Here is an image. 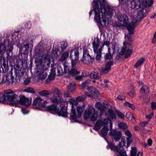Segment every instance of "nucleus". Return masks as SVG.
Masks as SVG:
<instances>
[{
    "mask_svg": "<svg viewBox=\"0 0 156 156\" xmlns=\"http://www.w3.org/2000/svg\"><path fill=\"white\" fill-rule=\"evenodd\" d=\"M50 74L55 75V68H54V67L52 66H51Z\"/></svg>",
    "mask_w": 156,
    "mask_h": 156,
    "instance_id": "nucleus-58",
    "label": "nucleus"
},
{
    "mask_svg": "<svg viewBox=\"0 0 156 156\" xmlns=\"http://www.w3.org/2000/svg\"><path fill=\"white\" fill-rule=\"evenodd\" d=\"M6 100L5 94L0 93V103H3Z\"/></svg>",
    "mask_w": 156,
    "mask_h": 156,
    "instance_id": "nucleus-43",
    "label": "nucleus"
},
{
    "mask_svg": "<svg viewBox=\"0 0 156 156\" xmlns=\"http://www.w3.org/2000/svg\"><path fill=\"white\" fill-rule=\"evenodd\" d=\"M153 115H154V114H153V113L152 112L151 113H150V114L146 115L145 116V117L147 119H149V120H150L152 118L153 116Z\"/></svg>",
    "mask_w": 156,
    "mask_h": 156,
    "instance_id": "nucleus-63",
    "label": "nucleus"
},
{
    "mask_svg": "<svg viewBox=\"0 0 156 156\" xmlns=\"http://www.w3.org/2000/svg\"><path fill=\"white\" fill-rule=\"evenodd\" d=\"M119 2V5L120 6L121 8L124 7L128 4L129 0H118Z\"/></svg>",
    "mask_w": 156,
    "mask_h": 156,
    "instance_id": "nucleus-34",
    "label": "nucleus"
},
{
    "mask_svg": "<svg viewBox=\"0 0 156 156\" xmlns=\"http://www.w3.org/2000/svg\"><path fill=\"white\" fill-rule=\"evenodd\" d=\"M109 135L112 137L113 140H114L116 142L117 141V130L116 129L111 130L109 133Z\"/></svg>",
    "mask_w": 156,
    "mask_h": 156,
    "instance_id": "nucleus-25",
    "label": "nucleus"
},
{
    "mask_svg": "<svg viewBox=\"0 0 156 156\" xmlns=\"http://www.w3.org/2000/svg\"><path fill=\"white\" fill-rule=\"evenodd\" d=\"M118 124L119 127L123 130H126L128 128L127 124L122 122H119Z\"/></svg>",
    "mask_w": 156,
    "mask_h": 156,
    "instance_id": "nucleus-29",
    "label": "nucleus"
},
{
    "mask_svg": "<svg viewBox=\"0 0 156 156\" xmlns=\"http://www.w3.org/2000/svg\"><path fill=\"white\" fill-rule=\"evenodd\" d=\"M145 61L144 58L142 57L139 58L134 65V67L135 68H137L139 67L142 65Z\"/></svg>",
    "mask_w": 156,
    "mask_h": 156,
    "instance_id": "nucleus-26",
    "label": "nucleus"
},
{
    "mask_svg": "<svg viewBox=\"0 0 156 156\" xmlns=\"http://www.w3.org/2000/svg\"><path fill=\"white\" fill-rule=\"evenodd\" d=\"M24 68H21L20 70L16 71V76H21L24 74Z\"/></svg>",
    "mask_w": 156,
    "mask_h": 156,
    "instance_id": "nucleus-35",
    "label": "nucleus"
},
{
    "mask_svg": "<svg viewBox=\"0 0 156 156\" xmlns=\"http://www.w3.org/2000/svg\"><path fill=\"white\" fill-rule=\"evenodd\" d=\"M118 153H119V156H128L124 147L122 146V142H119L118 145Z\"/></svg>",
    "mask_w": 156,
    "mask_h": 156,
    "instance_id": "nucleus-17",
    "label": "nucleus"
},
{
    "mask_svg": "<svg viewBox=\"0 0 156 156\" xmlns=\"http://www.w3.org/2000/svg\"><path fill=\"white\" fill-rule=\"evenodd\" d=\"M6 50V48L5 45L0 44V54H2L5 52Z\"/></svg>",
    "mask_w": 156,
    "mask_h": 156,
    "instance_id": "nucleus-46",
    "label": "nucleus"
},
{
    "mask_svg": "<svg viewBox=\"0 0 156 156\" xmlns=\"http://www.w3.org/2000/svg\"><path fill=\"white\" fill-rule=\"evenodd\" d=\"M136 94V92L134 91H132L127 93V94L132 98L134 97L135 95Z\"/></svg>",
    "mask_w": 156,
    "mask_h": 156,
    "instance_id": "nucleus-55",
    "label": "nucleus"
},
{
    "mask_svg": "<svg viewBox=\"0 0 156 156\" xmlns=\"http://www.w3.org/2000/svg\"><path fill=\"white\" fill-rule=\"evenodd\" d=\"M99 70L102 74H106L110 71L105 66L101 68Z\"/></svg>",
    "mask_w": 156,
    "mask_h": 156,
    "instance_id": "nucleus-41",
    "label": "nucleus"
},
{
    "mask_svg": "<svg viewBox=\"0 0 156 156\" xmlns=\"http://www.w3.org/2000/svg\"><path fill=\"white\" fill-rule=\"evenodd\" d=\"M132 52V50L127 48V46L124 44L123 47L119 52V54L122 55H125V57L127 58L131 55Z\"/></svg>",
    "mask_w": 156,
    "mask_h": 156,
    "instance_id": "nucleus-13",
    "label": "nucleus"
},
{
    "mask_svg": "<svg viewBox=\"0 0 156 156\" xmlns=\"http://www.w3.org/2000/svg\"><path fill=\"white\" fill-rule=\"evenodd\" d=\"M88 81H85L81 84V87L82 88H85L86 86H87L88 85Z\"/></svg>",
    "mask_w": 156,
    "mask_h": 156,
    "instance_id": "nucleus-60",
    "label": "nucleus"
},
{
    "mask_svg": "<svg viewBox=\"0 0 156 156\" xmlns=\"http://www.w3.org/2000/svg\"><path fill=\"white\" fill-rule=\"evenodd\" d=\"M67 42L66 41H64L62 42V44L61 45V49L62 51H64L66 49L67 46Z\"/></svg>",
    "mask_w": 156,
    "mask_h": 156,
    "instance_id": "nucleus-48",
    "label": "nucleus"
},
{
    "mask_svg": "<svg viewBox=\"0 0 156 156\" xmlns=\"http://www.w3.org/2000/svg\"><path fill=\"white\" fill-rule=\"evenodd\" d=\"M19 98V102L21 105L26 106H29L31 103L32 98H30L29 99L28 98L26 97L23 95H20Z\"/></svg>",
    "mask_w": 156,
    "mask_h": 156,
    "instance_id": "nucleus-12",
    "label": "nucleus"
},
{
    "mask_svg": "<svg viewBox=\"0 0 156 156\" xmlns=\"http://www.w3.org/2000/svg\"><path fill=\"white\" fill-rule=\"evenodd\" d=\"M54 93L56 94L57 96H55L51 97V101L53 103L58 104V103L63 101V98L61 97V94L60 91L58 88H55L53 90Z\"/></svg>",
    "mask_w": 156,
    "mask_h": 156,
    "instance_id": "nucleus-9",
    "label": "nucleus"
},
{
    "mask_svg": "<svg viewBox=\"0 0 156 156\" xmlns=\"http://www.w3.org/2000/svg\"><path fill=\"white\" fill-rule=\"evenodd\" d=\"M95 106L98 110H100V117L101 116L105 111V108L103 105L99 102H97L95 104Z\"/></svg>",
    "mask_w": 156,
    "mask_h": 156,
    "instance_id": "nucleus-20",
    "label": "nucleus"
},
{
    "mask_svg": "<svg viewBox=\"0 0 156 156\" xmlns=\"http://www.w3.org/2000/svg\"><path fill=\"white\" fill-rule=\"evenodd\" d=\"M90 118L91 121H95L99 118L98 112L95 111L91 106L89 107L84 112V118L85 119H87Z\"/></svg>",
    "mask_w": 156,
    "mask_h": 156,
    "instance_id": "nucleus-6",
    "label": "nucleus"
},
{
    "mask_svg": "<svg viewBox=\"0 0 156 156\" xmlns=\"http://www.w3.org/2000/svg\"><path fill=\"white\" fill-rule=\"evenodd\" d=\"M129 137H126L125 136H122L121 140L122 142V146L123 147H126L127 148L130 145V144L133 142L132 140ZM120 142L119 141V142Z\"/></svg>",
    "mask_w": 156,
    "mask_h": 156,
    "instance_id": "nucleus-14",
    "label": "nucleus"
},
{
    "mask_svg": "<svg viewBox=\"0 0 156 156\" xmlns=\"http://www.w3.org/2000/svg\"><path fill=\"white\" fill-rule=\"evenodd\" d=\"M125 115L119 111L118 110V117L121 119L123 120L125 119Z\"/></svg>",
    "mask_w": 156,
    "mask_h": 156,
    "instance_id": "nucleus-45",
    "label": "nucleus"
},
{
    "mask_svg": "<svg viewBox=\"0 0 156 156\" xmlns=\"http://www.w3.org/2000/svg\"><path fill=\"white\" fill-rule=\"evenodd\" d=\"M47 110L49 112H55L57 114L58 112L59 108H57V106L54 105H48L46 107Z\"/></svg>",
    "mask_w": 156,
    "mask_h": 156,
    "instance_id": "nucleus-22",
    "label": "nucleus"
},
{
    "mask_svg": "<svg viewBox=\"0 0 156 156\" xmlns=\"http://www.w3.org/2000/svg\"><path fill=\"white\" fill-rule=\"evenodd\" d=\"M113 65V62L110 61L107 62L105 65V66L110 70H111V66Z\"/></svg>",
    "mask_w": 156,
    "mask_h": 156,
    "instance_id": "nucleus-44",
    "label": "nucleus"
},
{
    "mask_svg": "<svg viewBox=\"0 0 156 156\" xmlns=\"http://www.w3.org/2000/svg\"><path fill=\"white\" fill-rule=\"evenodd\" d=\"M72 68L70 70L68 71V74L69 76H74L76 75L79 74L80 72L77 70L76 69L74 68L75 66L74 67L72 66Z\"/></svg>",
    "mask_w": 156,
    "mask_h": 156,
    "instance_id": "nucleus-23",
    "label": "nucleus"
},
{
    "mask_svg": "<svg viewBox=\"0 0 156 156\" xmlns=\"http://www.w3.org/2000/svg\"><path fill=\"white\" fill-rule=\"evenodd\" d=\"M1 67L2 70V73H5L9 69L8 65L5 62L3 63Z\"/></svg>",
    "mask_w": 156,
    "mask_h": 156,
    "instance_id": "nucleus-33",
    "label": "nucleus"
},
{
    "mask_svg": "<svg viewBox=\"0 0 156 156\" xmlns=\"http://www.w3.org/2000/svg\"><path fill=\"white\" fill-rule=\"evenodd\" d=\"M112 51H113V54L112 55H111V54L110 53L109 49L110 48L109 47L108 48V53H106L104 56V58L105 59H109L110 60L113 57V56L115 55V46H112Z\"/></svg>",
    "mask_w": 156,
    "mask_h": 156,
    "instance_id": "nucleus-21",
    "label": "nucleus"
},
{
    "mask_svg": "<svg viewBox=\"0 0 156 156\" xmlns=\"http://www.w3.org/2000/svg\"><path fill=\"white\" fill-rule=\"evenodd\" d=\"M69 102L72 105L71 112L70 113V119L73 122H76V119L77 118H80L82 115L83 112V108L84 109V107L81 106H77L76 110L78 113V115L75 110V108L74 107V105H76L77 102L75 100L73 99H70Z\"/></svg>",
    "mask_w": 156,
    "mask_h": 156,
    "instance_id": "nucleus-3",
    "label": "nucleus"
},
{
    "mask_svg": "<svg viewBox=\"0 0 156 156\" xmlns=\"http://www.w3.org/2000/svg\"><path fill=\"white\" fill-rule=\"evenodd\" d=\"M76 88V86L75 83H70L68 86V90L71 92L74 91Z\"/></svg>",
    "mask_w": 156,
    "mask_h": 156,
    "instance_id": "nucleus-38",
    "label": "nucleus"
},
{
    "mask_svg": "<svg viewBox=\"0 0 156 156\" xmlns=\"http://www.w3.org/2000/svg\"><path fill=\"white\" fill-rule=\"evenodd\" d=\"M96 53V55L95 57L96 59L97 60H99L101 57V53L99 52H94Z\"/></svg>",
    "mask_w": 156,
    "mask_h": 156,
    "instance_id": "nucleus-57",
    "label": "nucleus"
},
{
    "mask_svg": "<svg viewBox=\"0 0 156 156\" xmlns=\"http://www.w3.org/2000/svg\"><path fill=\"white\" fill-rule=\"evenodd\" d=\"M58 50H54L53 49L52 50V55H54V57H57L58 56Z\"/></svg>",
    "mask_w": 156,
    "mask_h": 156,
    "instance_id": "nucleus-62",
    "label": "nucleus"
},
{
    "mask_svg": "<svg viewBox=\"0 0 156 156\" xmlns=\"http://www.w3.org/2000/svg\"><path fill=\"white\" fill-rule=\"evenodd\" d=\"M132 115V114L129 112H127L126 115V117L128 119L130 120L131 115Z\"/></svg>",
    "mask_w": 156,
    "mask_h": 156,
    "instance_id": "nucleus-59",
    "label": "nucleus"
},
{
    "mask_svg": "<svg viewBox=\"0 0 156 156\" xmlns=\"http://www.w3.org/2000/svg\"><path fill=\"white\" fill-rule=\"evenodd\" d=\"M108 145L111 150L115 152H117V146L115 145L113 142H111L108 143Z\"/></svg>",
    "mask_w": 156,
    "mask_h": 156,
    "instance_id": "nucleus-31",
    "label": "nucleus"
},
{
    "mask_svg": "<svg viewBox=\"0 0 156 156\" xmlns=\"http://www.w3.org/2000/svg\"><path fill=\"white\" fill-rule=\"evenodd\" d=\"M125 135L129 138H132V134L129 130H125Z\"/></svg>",
    "mask_w": 156,
    "mask_h": 156,
    "instance_id": "nucleus-53",
    "label": "nucleus"
},
{
    "mask_svg": "<svg viewBox=\"0 0 156 156\" xmlns=\"http://www.w3.org/2000/svg\"><path fill=\"white\" fill-rule=\"evenodd\" d=\"M38 93L40 96L42 97L47 96L49 94V93L48 91L45 90L39 91Z\"/></svg>",
    "mask_w": 156,
    "mask_h": 156,
    "instance_id": "nucleus-36",
    "label": "nucleus"
},
{
    "mask_svg": "<svg viewBox=\"0 0 156 156\" xmlns=\"http://www.w3.org/2000/svg\"><path fill=\"white\" fill-rule=\"evenodd\" d=\"M90 78L93 79L98 80L100 78V75L97 71H92L89 75Z\"/></svg>",
    "mask_w": 156,
    "mask_h": 156,
    "instance_id": "nucleus-24",
    "label": "nucleus"
},
{
    "mask_svg": "<svg viewBox=\"0 0 156 156\" xmlns=\"http://www.w3.org/2000/svg\"><path fill=\"white\" fill-rule=\"evenodd\" d=\"M74 51V49H71L70 51V58L71 60V66L74 67L76 66V64L79 58V52L77 49H76L74 51V57L73 58L72 57V53Z\"/></svg>",
    "mask_w": 156,
    "mask_h": 156,
    "instance_id": "nucleus-10",
    "label": "nucleus"
},
{
    "mask_svg": "<svg viewBox=\"0 0 156 156\" xmlns=\"http://www.w3.org/2000/svg\"><path fill=\"white\" fill-rule=\"evenodd\" d=\"M106 116L107 117L108 119L109 120H115L116 118L112 109H108V113L106 114Z\"/></svg>",
    "mask_w": 156,
    "mask_h": 156,
    "instance_id": "nucleus-19",
    "label": "nucleus"
},
{
    "mask_svg": "<svg viewBox=\"0 0 156 156\" xmlns=\"http://www.w3.org/2000/svg\"><path fill=\"white\" fill-rule=\"evenodd\" d=\"M153 3V0H133L131 2L130 7L134 10H137L142 6L146 7L151 6Z\"/></svg>",
    "mask_w": 156,
    "mask_h": 156,
    "instance_id": "nucleus-5",
    "label": "nucleus"
},
{
    "mask_svg": "<svg viewBox=\"0 0 156 156\" xmlns=\"http://www.w3.org/2000/svg\"><path fill=\"white\" fill-rule=\"evenodd\" d=\"M87 90L90 93V96L98 97L99 94L98 90L94 87H88Z\"/></svg>",
    "mask_w": 156,
    "mask_h": 156,
    "instance_id": "nucleus-18",
    "label": "nucleus"
},
{
    "mask_svg": "<svg viewBox=\"0 0 156 156\" xmlns=\"http://www.w3.org/2000/svg\"><path fill=\"white\" fill-rule=\"evenodd\" d=\"M55 76V75L50 73V74L48 76V78L46 79V81H47L48 80H49L50 81L53 80L54 79Z\"/></svg>",
    "mask_w": 156,
    "mask_h": 156,
    "instance_id": "nucleus-54",
    "label": "nucleus"
},
{
    "mask_svg": "<svg viewBox=\"0 0 156 156\" xmlns=\"http://www.w3.org/2000/svg\"><path fill=\"white\" fill-rule=\"evenodd\" d=\"M146 7H143L142 6L138 9H141L137 12V18L135 22H132L130 23L124 27H126V28L129 32V33L131 34H134L135 30L134 27L137 22H140L144 18L146 17L150 11L149 9H145Z\"/></svg>",
    "mask_w": 156,
    "mask_h": 156,
    "instance_id": "nucleus-2",
    "label": "nucleus"
},
{
    "mask_svg": "<svg viewBox=\"0 0 156 156\" xmlns=\"http://www.w3.org/2000/svg\"><path fill=\"white\" fill-rule=\"evenodd\" d=\"M57 71L58 73V76L61 75L62 73H63L62 69L60 66H58L57 67Z\"/></svg>",
    "mask_w": 156,
    "mask_h": 156,
    "instance_id": "nucleus-49",
    "label": "nucleus"
},
{
    "mask_svg": "<svg viewBox=\"0 0 156 156\" xmlns=\"http://www.w3.org/2000/svg\"><path fill=\"white\" fill-rule=\"evenodd\" d=\"M109 129L108 126H105L101 129V133L102 137H105L107 135Z\"/></svg>",
    "mask_w": 156,
    "mask_h": 156,
    "instance_id": "nucleus-27",
    "label": "nucleus"
},
{
    "mask_svg": "<svg viewBox=\"0 0 156 156\" xmlns=\"http://www.w3.org/2000/svg\"><path fill=\"white\" fill-rule=\"evenodd\" d=\"M7 75H4L2 76V80L0 82V84L7 83Z\"/></svg>",
    "mask_w": 156,
    "mask_h": 156,
    "instance_id": "nucleus-52",
    "label": "nucleus"
},
{
    "mask_svg": "<svg viewBox=\"0 0 156 156\" xmlns=\"http://www.w3.org/2000/svg\"><path fill=\"white\" fill-rule=\"evenodd\" d=\"M125 99V97L122 94H120L118 96V100L122 101Z\"/></svg>",
    "mask_w": 156,
    "mask_h": 156,
    "instance_id": "nucleus-56",
    "label": "nucleus"
},
{
    "mask_svg": "<svg viewBox=\"0 0 156 156\" xmlns=\"http://www.w3.org/2000/svg\"><path fill=\"white\" fill-rule=\"evenodd\" d=\"M92 44L94 52H97L100 45L99 44L96 43L95 41L92 42Z\"/></svg>",
    "mask_w": 156,
    "mask_h": 156,
    "instance_id": "nucleus-37",
    "label": "nucleus"
},
{
    "mask_svg": "<svg viewBox=\"0 0 156 156\" xmlns=\"http://www.w3.org/2000/svg\"><path fill=\"white\" fill-rule=\"evenodd\" d=\"M19 92H20L19 91H13L11 89L4 90V93L5 95L6 100L10 102L9 104L11 106L17 105V101H14V100L18 97Z\"/></svg>",
    "mask_w": 156,
    "mask_h": 156,
    "instance_id": "nucleus-4",
    "label": "nucleus"
},
{
    "mask_svg": "<svg viewBox=\"0 0 156 156\" xmlns=\"http://www.w3.org/2000/svg\"><path fill=\"white\" fill-rule=\"evenodd\" d=\"M7 82L8 84H12L14 82V77L12 76V74H9L7 75Z\"/></svg>",
    "mask_w": 156,
    "mask_h": 156,
    "instance_id": "nucleus-30",
    "label": "nucleus"
},
{
    "mask_svg": "<svg viewBox=\"0 0 156 156\" xmlns=\"http://www.w3.org/2000/svg\"><path fill=\"white\" fill-rule=\"evenodd\" d=\"M81 60L85 63H88L92 62L94 60V58L89 55L88 50L86 49L83 50V56Z\"/></svg>",
    "mask_w": 156,
    "mask_h": 156,
    "instance_id": "nucleus-11",
    "label": "nucleus"
},
{
    "mask_svg": "<svg viewBox=\"0 0 156 156\" xmlns=\"http://www.w3.org/2000/svg\"><path fill=\"white\" fill-rule=\"evenodd\" d=\"M92 4L94 13V20L99 26H106L108 18L105 16H112V8L106 0H94Z\"/></svg>",
    "mask_w": 156,
    "mask_h": 156,
    "instance_id": "nucleus-1",
    "label": "nucleus"
},
{
    "mask_svg": "<svg viewBox=\"0 0 156 156\" xmlns=\"http://www.w3.org/2000/svg\"><path fill=\"white\" fill-rule=\"evenodd\" d=\"M24 47L25 49L24 50L23 53L24 54H27L28 53L29 48V44H26L24 46Z\"/></svg>",
    "mask_w": 156,
    "mask_h": 156,
    "instance_id": "nucleus-47",
    "label": "nucleus"
},
{
    "mask_svg": "<svg viewBox=\"0 0 156 156\" xmlns=\"http://www.w3.org/2000/svg\"><path fill=\"white\" fill-rule=\"evenodd\" d=\"M24 91L28 92L32 94H34L35 93V91L34 89L31 87H27L24 89Z\"/></svg>",
    "mask_w": 156,
    "mask_h": 156,
    "instance_id": "nucleus-39",
    "label": "nucleus"
},
{
    "mask_svg": "<svg viewBox=\"0 0 156 156\" xmlns=\"http://www.w3.org/2000/svg\"><path fill=\"white\" fill-rule=\"evenodd\" d=\"M102 48L104 45H106L107 47H109L110 45V42L109 41H108L107 40H106V39H104L102 42Z\"/></svg>",
    "mask_w": 156,
    "mask_h": 156,
    "instance_id": "nucleus-50",
    "label": "nucleus"
},
{
    "mask_svg": "<svg viewBox=\"0 0 156 156\" xmlns=\"http://www.w3.org/2000/svg\"><path fill=\"white\" fill-rule=\"evenodd\" d=\"M137 152V150L136 147H132L130 152V156H136Z\"/></svg>",
    "mask_w": 156,
    "mask_h": 156,
    "instance_id": "nucleus-40",
    "label": "nucleus"
},
{
    "mask_svg": "<svg viewBox=\"0 0 156 156\" xmlns=\"http://www.w3.org/2000/svg\"><path fill=\"white\" fill-rule=\"evenodd\" d=\"M30 81V79L29 78H27L24 81V83L25 85H27Z\"/></svg>",
    "mask_w": 156,
    "mask_h": 156,
    "instance_id": "nucleus-64",
    "label": "nucleus"
},
{
    "mask_svg": "<svg viewBox=\"0 0 156 156\" xmlns=\"http://www.w3.org/2000/svg\"><path fill=\"white\" fill-rule=\"evenodd\" d=\"M124 104L127 107L131 108L133 110H134L135 109V107L133 104H131L128 102H126Z\"/></svg>",
    "mask_w": 156,
    "mask_h": 156,
    "instance_id": "nucleus-42",
    "label": "nucleus"
},
{
    "mask_svg": "<svg viewBox=\"0 0 156 156\" xmlns=\"http://www.w3.org/2000/svg\"><path fill=\"white\" fill-rule=\"evenodd\" d=\"M69 54L68 52L66 51L63 53L61 55V57L60 58V61H63L66 59L69 56Z\"/></svg>",
    "mask_w": 156,
    "mask_h": 156,
    "instance_id": "nucleus-32",
    "label": "nucleus"
},
{
    "mask_svg": "<svg viewBox=\"0 0 156 156\" xmlns=\"http://www.w3.org/2000/svg\"><path fill=\"white\" fill-rule=\"evenodd\" d=\"M86 98V96L83 95L79 96L77 97L76 100L77 101H83Z\"/></svg>",
    "mask_w": 156,
    "mask_h": 156,
    "instance_id": "nucleus-51",
    "label": "nucleus"
},
{
    "mask_svg": "<svg viewBox=\"0 0 156 156\" xmlns=\"http://www.w3.org/2000/svg\"><path fill=\"white\" fill-rule=\"evenodd\" d=\"M20 62L22 65V66L23 67L24 65L25 66L26 65L27 61L24 59L23 60L22 59H20Z\"/></svg>",
    "mask_w": 156,
    "mask_h": 156,
    "instance_id": "nucleus-61",
    "label": "nucleus"
},
{
    "mask_svg": "<svg viewBox=\"0 0 156 156\" xmlns=\"http://www.w3.org/2000/svg\"><path fill=\"white\" fill-rule=\"evenodd\" d=\"M13 48V45H11L9 48L7 49V60L9 61V62H12L14 60V56H12V51Z\"/></svg>",
    "mask_w": 156,
    "mask_h": 156,
    "instance_id": "nucleus-15",
    "label": "nucleus"
},
{
    "mask_svg": "<svg viewBox=\"0 0 156 156\" xmlns=\"http://www.w3.org/2000/svg\"><path fill=\"white\" fill-rule=\"evenodd\" d=\"M149 87L147 85H144L140 89V93L142 94L146 95L149 92Z\"/></svg>",
    "mask_w": 156,
    "mask_h": 156,
    "instance_id": "nucleus-28",
    "label": "nucleus"
},
{
    "mask_svg": "<svg viewBox=\"0 0 156 156\" xmlns=\"http://www.w3.org/2000/svg\"><path fill=\"white\" fill-rule=\"evenodd\" d=\"M118 20L119 22H118V27H124L129 23V18L125 14H120L118 16Z\"/></svg>",
    "mask_w": 156,
    "mask_h": 156,
    "instance_id": "nucleus-8",
    "label": "nucleus"
},
{
    "mask_svg": "<svg viewBox=\"0 0 156 156\" xmlns=\"http://www.w3.org/2000/svg\"><path fill=\"white\" fill-rule=\"evenodd\" d=\"M60 105V110H58V112L57 114L59 116H62L65 118L68 117L69 113L67 112L68 102L67 101H63L59 102Z\"/></svg>",
    "mask_w": 156,
    "mask_h": 156,
    "instance_id": "nucleus-7",
    "label": "nucleus"
},
{
    "mask_svg": "<svg viewBox=\"0 0 156 156\" xmlns=\"http://www.w3.org/2000/svg\"><path fill=\"white\" fill-rule=\"evenodd\" d=\"M47 103V102L46 101H43L40 98L38 97L36 98L34 100L33 103V105L36 106L37 105H41L42 107H45V105L44 103Z\"/></svg>",
    "mask_w": 156,
    "mask_h": 156,
    "instance_id": "nucleus-16",
    "label": "nucleus"
}]
</instances>
